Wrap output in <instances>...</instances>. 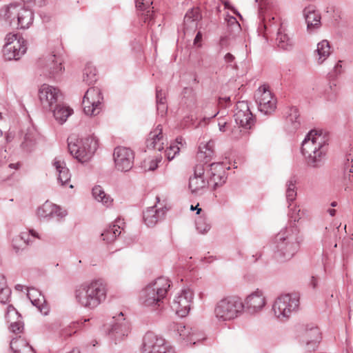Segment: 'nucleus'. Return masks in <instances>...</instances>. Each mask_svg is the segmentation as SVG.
<instances>
[{"label": "nucleus", "mask_w": 353, "mask_h": 353, "mask_svg": "<svg viewBox=\"0 0 353 353\" xmlns=\"http://www.w3.org/2000/svg\"><path fill=\"white\" fill-rule=\"evenodd\" d=\"M328 135L323 130H311L302 143L301 152L308 165L317 167L326 153Z\"/></svg>", "instance_id": "1"}, {"label": "nucleus", "mask_w": 353, "mask_h": 353, "mask_svg": "<svg viewBox=\"0 0 353 353\" xmlns=\"http://www.w3.org/2000/svg\"><path fill=\"white\" fill-rule=\"evenodd\" d=\"M170 288V281L165 277L161 276L152 281L140 292V303L153 310L160 308Z\"/></svg>", "instance_id": "2"}, {"label": "nucleus", "mask_w": 353, "mask_h": 353, "mask_svg": "<svg viewBox=\"0 0 353 353\" xmlns=\"http://www.w3.org/2000/svg\"><path fill=\"white\" fill-rule=\"evenodd\" d=\"M32 21V11L21 4L11 3L0 10V23L3 27L26 29Z\"/></svg>", "instance_id": "3"}, {"label": "nucleus", "mask_w": 353, "mask_h": 353, "mask_svg": "<svg viewBox=\"0 0 353 353\" xmlns=\"http://www.w3.org/2000/svg\"><path fill=\"white\" fill-rule=\"evenodd\" d=\"M296 229L281 230L274 238V256L281 261L291 259L299 251L300 241Z\"/></svg>", "instance_id": "4"}, {"label": "nucleus", "mask_w": 353, "mask_h": 353, "mask_svg": "<svg viewBox=\"0 0 353 353\" xmlns=\"http://www.w3.org/2000/svg\"><path fill=\"white\" fill-rule=\"evenodd\" d=\"M68 145L70 154L79 162L84 163L90 161L94 156L98 148V140L93 135L81 139L70 137Z\"/></svg>", "instance_id": "5"}, {"label": "nucleus", "mask_w": 353, "mask_h": 353, "mask_svg": "<svg viewBox=\"0 0 353 353\" xmlns=\"http://www.w3.org/2000/svg\"><path fill=\"white\" fill-rule=\"evenodd\" d=\"M244 305L237 296H227L219 301L214 307V314L219 322L232 321L241 316Z\"/></svg>", "instance_id": "6"}, {"label": "nucleus", "mask_w": 353, "mask_h": 353, "mask_svg": "<svg viewBox=\"0 0 353 353\" xmlns=\"http://www.w3.org/2000/svg\"><path fill=\"white\" fill-rule=\"evenodd\" d=\"M300 296L296 293L285 294L279 296L273 302L272 310L274 316L281 321H285L299 309Z\"/></svg>", "instance_id": "7"}, {"label": "nucleus", "mask_w": 353, "mask_h": 353, "mask_svg": "<svg viewBox=\"0 0 353 353\" xmlns=\"http://www.w3.org/2000/svg\"><path fill=\"white\" fill-rule=\"evenodd\" d=\"M141 353H175V351L162 337L147 332L143 339Z\"/></svg>", "instance_id": "8"}, {"label": "nucleus", "mask_w": 353, "mask_h": 353, "mask_svg": "<svg viewBox=\"0 0 353 353\" xmlns=\"http://www.w3.org/2000/svg\"><path fill=\"white\" fill-rule=\"evenodd\" d=\"M107 285L101 279L90 280L89 299L87 304L88 310H94L103 303L107 297Z\"/></svg>", "instance_id": "9"}, {"label": "nucleus", "mask_w": 353, "mask_h": 353, "mask_svg": "<svg viewBox=\"0 0 353 353\" xmlns=\"http://www.w3.org/2000/svg\"><path fill=\"white\" fill-rule=\"evenodd\" d=\"M113 160L117 171L129 172L134 165V152L129 148L118 146L114 150Z\"/></svg>", "instance_id": "10"}, {"label": "nucleus", "mask_w": 353, "mask_h": 353, "mask_svg": "<svg viewBox=\"0 0 353 353\" xmlns=\"http://www.w3.org/2000/svg\"><path fill=\"white\" fill-rule=\"evenodd\" d=\"M103 96L101 90L98 88H90L85 92L83 105L85 114L95 116L99 114L101 110Z\"/></svg>", "instance_id": "11"}, {"label": "nucleus", "mask_w": 353, "mask_h": 353, "mask_svg": "<svg viewBox=\"0 0 353 353\" xmlns=\"http://www.w3.org/2000/svg\"><path fill=\"white\" fill-rule=\"evenodd\" d=\"M255 99L259 110L264 114H271L276 108V99L266 85L258 88Z\"/></svg>", "instance_id": "12"}, {"label": "nucleus", "mask_w": 353, "mask_h": 353, "mask_svg": "<svg viewBox=\"0 0 353 353\" xmlns=\"http://www.w3.org/2000/svg\"><path fill=\"white\" fill-rule=\"evenodd\" d=\"M244 310L251 314H256L261 312L267 304V299L263 290L256 288L248 294L244 301Z\"/></svg>", "instance_id": "13"}, {"label": "nucleus", "mask_w": 353, "mask_h": 353, "mask_svg": "<svg viewBox=\"0 0 353 353\" xmlns=\"http://www.w3.org/2000/svg\"><path fill=\"white\" fill-rule=\"evenodd\" d=\"M205 168L203 165L194 168V175L190 177L188 189L193 196L202 195L208 189V182L205 176Z\"/></svg>", "instance_id": "14"}, {"label": "nucleus", "mask_w": 353, "mask_h": 353, "mask_svg": "<svg viewBox=\"0 0 353 353\" xmlns=\"http://www.w3.org/2000/svg\"><path fill=\"white\" fill-rule=\"evenodd\" d=\"M193 292L190 289H183L174 299L171 307L180 316H185L191 307L193 299Z\"/></svg>", "instance_id": "15"}, {"label": "nucleus", "mask_w": 353, "mask_h": 353, "mask_svg": "<svg viewBox=\"0 0 353 353\" xmlns=\"http://www.w3.org/2000/svg\"><path fill=\"white\" fill-rule=\"evenodd\" d=\"M171 328L187 345L196 344L197 342L205 339L202 333L198 332L196 330H193L191 327L185 326L183 323H174L171 325Z\"/></svg>", "instance_id": "16"}, {"label": "nucleus", "mask_w": 353, "mask_h": 353, "mask_svg": "<svg viewBox=\"0 0 353 353\" xmlns=\"http://www.w3.org/2000/svg\"><path fill=\"white\" fill-rule=\"evenodd\" d=\"M114 322L109 330V335L115 341H121L126 337L130 332L129 323L123 318V314L120 312L117 317H113Z\"/></svg>", "instance_id": "17"}, {"label": "nucleus", "mask_w": 353, "mask_h": 353, "mask_svg": "<svg viewBox=\"0 0 353 353\" xmlns=\"http://www.w3.org/2000/svg\"><path fill=\"white\" fill-rule=\"evenodd\" d=\"M234 117L236 123L245 129L251 128L254 122L247 101H242L236 103Z\"/></svg>", "instance_id": "18"}, {"label": "nucleus", "mask_w": 353, "mask_h": 353, "mask_svg": "<svg viewBox=\"0 0 353 353\" xmlns=\"http://www.w3.org/2000/svg\"><path fill=\"white\" fill-rule=\"evenodd\" d=\"M39 66L43 70L45 74L53 77L59 75L64 70L61 59L55 54H48L41 59L39 61Z\"/></svg>", "instance_id": "19"}, {"label": "nucleus", "mask_w": 353, "mask_h": 353, "mask_svg": "<svg viewBox=\"0 0 353 353\" xmlns=\"http://www.w3.org/2000/svg\"><path fill=\"white\" fill-rule=\"evenodd\" d=\"M60 94L59 90L48 84H43L39 90L40 102L45 109H51L57 103Z\"/></svg>", "instance_id": "20"}, {"label": "nucleus", "mask_w": 353, "mask_h": 353, "mask_svg": "<svg viewBox=\"0 0 353 353\" xmlns=\"http://www.w3.org/2000/svg\"><path fill=\"white\" fill-rule=\"evenodd\" d=\"M27 50L26 41L23 37H19V40L11 46H3V55L6 60H19Z\"/></svg>", "instance_id": "21"}, {"label": "nucleus", "mask_w": 353, "mask_h": 353, "mask_svg": "<svg viewBox=\"0 0 353 353\" xmlns=\"http://www.w3.org/2000/svg\"><path fill=\"white\" fill-rule=\"evenodd\" d=\"M167 212L166 208H157L156 205L148 208L143 212L144 223L149 228H152L164 219Z\"/></svg>", "instance_id": "22"}, {"label": "nucleus", "mask_w": 353, "mask_h": 353, "mask_svg": "<svg viewBox=\"0 0 353 353\" xmlns=\"http://www.w3.org/2000/svg\"><path fill=\"white\" fill-rule=\"evenodd\" d=\"M301 340L307 351H314L321 340L319 330L314 327L305 330L301 336Z\"/></svg>", "instance_id": "23"}, {"label": "nucleus", "mask_w": 353, "mask_h": 353, "mask_svg": "<svg viewBox=\"0 0 353 353\" xmlns=\"http://www.w3.org/2000/svg\"><path fill=\"white\" fill-rule=\"evenodd\" d=\"M52 165L58 173V181L60 184L62 186L73 188V185L70 183L71 174L63 159L60 157H55L52 161Z\"/></svg>", "instance_id": "24"}, {"label": "nucleus", "mask_w": 353, "mask_h": 353, "mask_svg": "<svg viewBox=\"0 0 353 353\" xmlns=\"http://www.w3.org/2000/svg\"><path fill=\"white\" fill-rule=\"evenodd\" d=\"M6 319L7 322L10 323L9 329L10 332L16 334L22 333L23 324L21 321V316L12 305L7 307Z\"/></svg>", "instance_id": "25"}, {"label": "nucleus", "mask_w": 353, "mask_h": 353, "mask_svg": "<svg viewBox=\"0 0 353 353\" xmlns=\"http://www.w3.org/2000/svg\"><path fill=\"white\" fill-rule=\"evenodd\" d=\"M303 16L307 23V30L312 33L321 27V14L313 6L303 10Z\"/></svg>", "instance_id": "26"}, {"label": "nucleus", "mask_w": 353, "mask_h": 353, "mask_svg": "<svg viewBox=\"0 0 353 353\" xmlns=\"http://www.w3.org/2000/svg\"><path fill=\"white\" fill-rule=\"evenodd\" d=\"M229 168H226L223 163H212L210 165V180L214 183L215 186L222 185L226 181L227 173L226 170Z\"/></svg>", "instance_id": "27"}, {"label": "nucleus", "mask_w": 353, "mask_h": 353, "mask_svg": "<svg viewBox=\"0 0 353 353\" xmlns=\"http://www.w3.org/2000/svg\"><path fill=\"white\" fill-rule=\"evenodd\" d=\"M90 281H88L77 285L74 289V299L77 305L85 309L87 308V304L89 297V289Z\"/></svg>", "instance_id": "28"}, {"label": "nucleus", "mask_w": 353, "mask_h": 353, "mask_svg": "<svg viewBox=\"0 0 353 353\" xmlns=\"http://www.w3.org/2000/svg\"><path fill=\"white\" fill-rule=\"evenodd\" d=\"M163 129L161 125H158L155 129L151 131L146 141L147 148L161 151L163 149L164 138Z\"/></svg>", "instance_id": "29"}, {"label": "nucleus", "mask_w": 353, "mask_h": 353, "mask_svg": "<svg viewBox=\"0 0 353 353\" xmlns=\"http://www.w3.org/2000/svg\"><path fill=\"white\" fill-rule=\"evenodd\" d=\"M276 40L277 46L283 50L290 51L294 47L293 37L286 32L282 24H279Z\"/></svg>", "instance_id": "30"}, {"label": "nucleus", "mask_w": 353, "mask_h": 353, "mask_svg": "<svg viewBox=\"0 0 353 353\" xmlns=\"http://www.w3.org/2000/svg\"><path fill=\"white\" fill-rule=\"evenodd\" d=\"M331 46L330 42L323 39L319 42L316 49L314 51V58L317 64H323L331 54Z\"/></svg>", "instance_id": "31"}, {"label": "nucleus", "mask_w": 353, "mask_h": 353, "mask_svg": "<svg viewBox=\"0 0 353 353\" xmlns=\"http://www.w3.org/2000/svg\"><path fill=\"white\" fill-rule=\"evenodd\" d=\"M259 3V12L260 17L263 16V21L265 29L272 28V20L275 19L274 17H271L269 12L272 9V6L270 4L269 0H255Z\"/></svg>", "instance_id": "32"}, {"label": "nucleus", "mask_w": 353, "mask_h": 353, "mask_svg": "<svg viewBox=\"0 0 353 353\" xmlns=\"http://www.w3.org/2000/svg\"><path fill=\"white\" fill-rule=\"evenodd\" d=\"M201 19V14L198 8L189 10L184 17V31H194L197 28L198 21Z\"/></svg>", "instance_id": "33"}, {"label": "nucleus", "mask_w": 353, "mask_h": 353, "mask_svg": "<svg viewBox=\"0 0 353 353\" xmlns=\"http://www.w3.org/2000/svg\"><path fill=\"white\" fill-rule=\"evenodd\" d=\"M27 296L31 301L32 304L37 307L41 313H43L44 314H47V307L44 304V296L38 290L35 288L28 289Z\"/></svg>", "instance_id": "34"}, {"label": "nucleus", "mask_w": 353, "mask_h": 353, "mask_svg": "<svg viewBox=\"0 0 353 353\" xmlns=\"http://www.w3.org/2000/svg\"><path fill=\"white\" fill-rule=\"evenodd\" d=\"M152 0H136V7L138 10L143 12V21L148 25L152 23L153 20V7H152Z\"/></svg>", "instance_id": "35"}, {"label": "nucleus", "mask_w": 353, "mask_h": 353, "mask_svg": "<svg viewBox=\"0 0 353 353\" xmlns=\"http://www.w3.org/2000/svg\"><path fill=\"white\" fill-rule=\"evenodd\" d=\"M10 348L13 353H35L28 343L20 336L12 339Z\"/></svg>", "instance_id": "36"}, {"label": "nucleus", "mask_w": 353, "mask_h": 353, "mask_svg": "<svg viewBox=\"0 0 353 353\" xmlns=\"http://www.w3.org/2000/svg\"><path fill=\"white\" fill-rule=\"evenodd\" d=\"M214 143L212 141H209L206 143H201L197 153L198 159L203 161L205 163H208L214 155Z\"/></svg>", "instance_id": "37"}, {"label": "nucleus", "mask_w": 353, "mask_h": 353, "mask_svg": "<svg viewBox=\"0 0 353 353\" xmlns=\"http://www.w3.org/2000/svg\"><path fill=\"white\" fill-rule=\"evenodd\" d=\"M300 125L301 122L297 108L294 107L291 108L286 118L287 130L292 132L296 130L300 127Z\"/></svg>", "instance_id": "38"}, {"label": "nucleus", "mask_w": 353, "mask_h": 353, "mask_svg": "<svg viewBox=\"0 0 353 353\" xmlns=\"http://www.w3.org/2000/svg\"><path fill=\"white\" fill-rule=\"evenodd\" d=\"M120 223V220L117 221L116 224L110 225L103 231L101 234V237L103 241L107 243H111L116 239V238L121 233V226L119 225Z\"/></svg>", "instance_id": "39"}, {"label": "nucleus", "mask_w": 353, "mask_h": 353, "mask_svg": "<svg viewBox=\"0 0 353 353\" xmlns=\"http://www.w3.org/2000/svg\"><path fill=\"white\" fill-rule=\"evenodd\" d=\"M73 113L72 109L64 105H57L53 110V115L55 120L60 124L66 121L68 118Z\"/></svg>", "instance_id": "40"}, {"label": "nucleus", "mask_w": 353, "mask_h": 353, "mask_svg": "<svg viewBox=\"0 0 353 353\" xmlns=\"http://www.w3.org/2000/svg\"><path fill=\"white\" fill-rule=\"evenodd\" d=\"M296 181L294 177L290 178L285 183V197L287 202L288 203L289 207L292 205V203L295 201L296 198Z\"/></svg>", "instance_id": "41"}, {"label": "nucleus", "mask_w": 353, "mask_h": 353, "mask_svg": "<svg viewBox=\"0 0 353 353\" xmlns=\"http://www.w3.org/2000/svg\"><path fill=\"white\" fill-rule=\"evenodd\" d=\"M288 216L290 219L294 222H298L300 220L305 219L307 217V212L305 209H302L300 205H294V206H288Z\"/></svg>", "instance_id": "42"}, {"label": "nucleus", "mask_w": 353, "mask_h": 353, "mask_svg": "<svg viewBox=\"0 0 353 353\" xmlns=\"http://www.w3.org/2000/svg\"><path fill=\"white\" fill-rule=\"evenodd\" d=\"M92 195L97 201L106 206L110 205L112 202L111 197L105 194L100 185H96L92 188Z\"/></svg>", "instance_id": "43"}, {"label": "nucleus", "mask_w": 353, "mask_h": 353, "mask_svg": "<svg viewBox=\"0 0 353 353\" xmlns=\"http://www.w3.org/2000/svg\"><path fill=\"white\" fill-rule=\"evenodd\" d=\"M90 319H84L83 321L73 322L68 326L63 328L60 332V337L65 340L72 334L76 333L77 329L83 325L85 322L89 321Z\"/></svg>", "instance_id": "44"}, {"label": "nucleus", "mask_w": 353, "mask_h": 353, "mask_svg": "<svg viewBox=\"0 0 353 353\" xmlns=\"http://www.w3.org/2000/svg\"><path fill=\"white\" fill-rule=\"evenodd\" d=\"M196 228L201 234L207 233L211 228L210 219L205 214L199 216L195 220Z\"/></svg>", "instance_id": "45"}, {"label": "nucleus", "mask_w": 353, "mask_h": 353, "mask_svg": "<svg viewBox=\"0 0 353 353\" xmlns=\"http://www.w3.org/2000/svg\"><path fill=\"white\" fill-rule=\"evenodd\" d=\"M10 294L11 290L8 287L5 276L0 274V303H8L10 300Z\"/></svg>", "instance_id": "46"}, {"label": "nucleus", "mask_w": 353, "mask_h": 353, "mask_svg": "<svg viewBox=\"0 0 353 353\" xmlns=\"http://www.w3.org/2000/svg\"><path fill=\"white\" fill-rule=\"evenodd\" d=\"M53 209H56L55 204L46 201L37 209V214L39 217L52 219Z\"/></svg>", "instance_id": "47"}, {"label": "nucleus", "mask_w": 353, "mask_h": 353, "mask_svg": "<svg viewBox=\"0 0 353 353\" xmlns=\"http://www.w3.org/2000/svg\"><path fill=\"white\" fill-rule=\"evenodd\" d=\"M19 235L26 247L32 245L34 243V239H41L39 234L34 230L22 232Z\"/></svg>", "instance_id": "48"}, {"label": "nucleus", "mask_w": 353, "mask_h": 353, "mask_svg": "<svg viewBox=\"0 0 353 353\" xmlns=\"http://www.w3.org/2000/svg\"><path fill=\"white\" fill-rule=\"evenodd\" d=\"M83 81L88 85L96 82L97 70L95 67L91 65H86L83 73Z\"/></svg>", "instance_id": "49"}, {"label": "nucleus", "mask_w": 353, "mask_h": 353, "mask_svg": "<svg viewBox=\"0 0 353 353\" xmlns=\"http://www.w3.org/2000/svg\"><path fill=\"white\" fill-rule=\"evenodd\" d=\"M159 161L157 159H147L143 162L142 168L145 171H154L157 168Z\"/></svg>", "instance_id": "50"}, {"label": "nucleus", "mask_w": 353, "mask_h": 353, "mask_svg": "<svg viewBox=\"0 0 353 353\" xmlns=\"http://www.w3.org/2000/svg\"><path fill=\"white\" fill-rule=\"evenodd\" d=\"M55 208L56 209H53L52 219H56L57 221H63L68 215L67 210L57 205H55Z\"/></svg>", "instance_id": "51"}, {"label": "nucleus", "mask_w": 353, "mask_h": 353, "mask_svg": "<svg viewBox=\"0 0 353 353\" xmlns=\"http://www.w3.org/2000/svg\"><path fill=\"white\" fill-rule=\"evenodd\" d=\"M179 147L177 145H170L165 150V156L169 161H171L174 158L176 154L179 152Z\"/></svg>", "instance_id": "52"}, {"label": "nucleus", "mask_w": 353, "mask_h": 353, "mask_svg": "<svg viewBox=\"0 0 353 353\" xmlns=\"http://www.w3.org/2000/svg\"><path fill=\"white\" fill-rule=\"evenodd\" d=\"M12 246H13L14 250L17 252L26 248V246L23 244L22 239H20L19 235L15 236L12 239Z\"/></svg>", "instance_id": "53"}, {"label": "nucleus", "mask_w": 353, "mask_h": 353, "mask_svg": "<svg viewBox=\"0 0 353 353\" xmlns=\"http://www.w3.org/2000/svg\"><path fill=\"white\" fill-rule=\"evenodd\" d=\"M19 40V38L17 37V35L15 34H8L5 37V44L4 46H11L14 45V43L15 41H17Z\"/></svg>", "instance_id": "54"}, {"label": "nucleus", "mask_w": 353, "mask_h": 353, "mask_svg": "<svg viewBox=\"0 0 353 353\" xmlns=\"http://www.w3.org/2000/svg\"><path fill=\"white\" fill-rule=\"evenodd\" d=\"M235 57L233 54L230 53H227L224 57V61L226 63H228L230 67L236 68V63L234 62Z\"/></svg>", "instance_id": "55"}, {"label": "nucleus", "mask_w": 353, "mask_h": 353, "mask_svg": "<svg viewBox=\"0 0 353 353\" xmlns=\"http://www.w3.org/2000/svg\"><path fill=\"white\" fill-rule=\"evenodd\" d=\"M157 103H165V93L162 90L157 89L156 93Z\"/></svg>", "instance_id": "56"}, {"label": "nucleus", "mask_w": 353, "mask_h": 353, "mask_svg": "<svg viewBox=\"0 0 353 353\" xmlns=\"http://www.w3.org/2000/svg\"><path fill=\"white\" fill-rule=\"evenodd\" d=\"M157 109L158 114L161 117H163L166 114L168 110L166 103H157Z\"/></svg>", "instance_id": "57"}, {"label": "nucleus", "mask_w": 353, "mask_h": 353, "mask_svg": "<svg viewBox=\"0 0 353 353\" xmlns=\"http://www.w3.org/2000/svg\"><path fill=\"white\" fill-rule=\"evenodd\" d=\"M343 72L342 61H339L334 67L333 72L334 75H338L341 74Z\"/></svg>", "instance_id": "58"}, {"label": "nucleus", "mask_w": 353, "mask_h": 353, "mask_svg": "<svg viewBox=\"0 0 353 353\" xmlns=\"http://www.w3.org/2000/svg\"><path fill=\"white\" fill-rule=\"evenodd\" d=\"M309 285L314 290L316 289L319 285V279L314 276H311Z\"/></svg>", "instance_id": "59"}, {"label": "nucleus", "mask_w": 353, "mask_h": 353, "mask_svg": "<svg viewBox=\"0 0 353 353\" xmlns=\"http://www.w3.org/2000/svg\"><path fill=\"white\" fill-rule=\"evenodd\" d=\"M228 23L233 26L234 29L239 30L240 24L234 17H230L228 19Z\"/></svg>", "instance_id": "60"}, {"label": "nucleus", "mask_w": 353, "mask_h": 353, "mask_svg": "<svg viewBox=\"0 0 353 353\" xmlns=\"http://www.w3.org/2000/svg\"><path fill=\"white\" fill-rule=\"evenodd\" d=\"M353 163V159H350L349 157L347 159V162L345 163V170L348 171L350 173L353 172V164L350 165Z\"/></svg>", "instance_id": "61"}, {"label": "nucleus", "mask_w": 353, "mask_h": 353, "mask_svg": "<svg viewBox=\"0 0 353 353\" xmlns=\"http://www.w3.org/2000/svg\"><path fill=\"white\" fill-rule=\"evenodd\" d=\"M218 125H219V129L221 132H224L227 130L228 123L223 119H221L219 121Z\"/></svg>", "instance_id": "62"}, {"label": "nucleus", "mask_w": 353, "mask_h": 353, "mask_svg": "<svg viewBox=\"0 0 353 353\" xmlns=\"http://www.w3.org/2000/svg\"><path fill=\"white\" fill-rule=\"evenodd\" d=\"M230 44V39L228 37H223L221 39L220 45L221 47H227Z\"/></svg>", "instance_id": "63"}, {"label": "nucleus", "mask_w": 353, "mask_h": 353, "mask_svg": "<svg viewBox=\"0 0 353 353\" xmlns=\"http://www.w3.org/2000/svg\"><path fill=\"white\" fill-rule=\"evenodd\" d=\"M241 131L239 130V127H238L236 129H234L232 131V137L233 139H238L240 138V136H239V133L241 132Z\"/></svg>", "instance_id": "64"}]
</instances>
